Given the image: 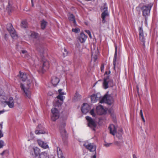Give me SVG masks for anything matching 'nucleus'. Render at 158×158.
I'll return each instance as SVG.
<instances>
[{"instance_id": "obj_40", "label": "nucleus", "mask_w": 158, "mask_h": 158, "mask_svg": "<svg viewBox=\"0 0 158 158\" xmlns=\"http://www.w3.org/2000/svg\"><path fill=\"white\" fill-rule=\"evenodd\" d=\"M68 52L67 51L66 49L65 48H64V51H63V55L64 56H65L68 54Z\"/></svg>"}, {"instance_id": "obj_18", "label": "nucleus", "mask_w": 158, "mask_h": 158, "mask_svg": "<svg viewBox=\"0 0 158 158\" xmlns=\"http://www.w3.org/2000/svg\"><path fill=\"white\" fill-rule=\"evenodd\" d=\"M37 141L39 145L44 149L48 148V146L47 143L40 139H38Z\"/></svg>"}, {"instance_id": "obj_56", "label": "nucleus", "mask_w": 158, "mask_h": 158, "mask_svg": "<svg viewBox=\"0 0 158 158\" xmlns=\"http://www.w3.org/2000/svg\"><path fill=\"white\" fill-rule=\"evenodd\" d=\"M31 1L32 6H34L33 0H31Z\"/></svg>"}, {"instance_id": "obj_47", "label": "nucleus", "mask_w": 158, "mask_h": 158, "mask_svg": "<svg viewBox=\"0 0 158 158\" xmlns=\"http://www.w3.org/2000/svg\"><path fill=\"white\" fill-rule=\"evenodd\" d=\"M94 155L92 157V158H96V152H94Z\"/></svg>"}, {"instance_id": "obj_50", "label": "nucleus", "mask_w": 158, "mask_h": 158, "mask_svg": "<svg viewBox=\"0 0 158 158\" xmlns=\"http://www.w3.org/2000/svg\"><path fill=\"white\" fill-rule=\"evenodd\" d=\"M104 69V65H102L101 67V71H102Z\"/></svg>"}, {"instance_id": "obj_45", "label": "nucleus", "mask_w": 158, "mask_h": 158, "mask_svg": "<svg viewBox=\"0 0 158 158\" xmlns=\"http://www.w3.org/2000/svg\"><path fill=\"white\" fill-rule=\"evenodd\" d=\"M117 132H119V133H121L122 134H123V130L122 128H119Z\"/></svg>"}, {"instance_id": "obj_42", "label": "nucleus", "mask_w": 158, "mask_h": 158, "mask_svg": "<svg viewBox=\"0 0 158 158\" xmlns=\"http://www.w3.org/2000/svg\"><path fill=\"white\" fill-rule=\"evenodd\" d=\"M90 114L93 117H95V114L94 112V110L93 109H92L90 111Z\"/></svg>"}, {"instance_id": "obj_37", "label": "nucleus", "mask_w": 158, "mask_h": 158, "mask_svg": "<svg viewBox=\"0 0 158 158\" xmlns=\"http://www.w3.org/2000/svg\"><path fill=\"white\" fill-rule=\"evenodd\" d=\"M62 94H59L57 97V98L58 99L60 100L61 101L63 100V96Z\"/></svg>"}, {"instance_id": "obj_19", "label": "nucleus", "mask_w": 158, "mask_h": 158, "mask_svg": "<svg viewBox=\"0 0 158 158\" xmlns=\"http://www.w3.org/2000/svg\"><path fill=\"white\" fill-rule=\"evenodd\" d=\"M139 33L140 40L142 42H144L145 41V38L144 36L143 31L141 27H139Z\"/></svg>"}, {"instance_id": "obj_22", "label": "nucleus", "mask_w": 158, "mask_h": 158, "mask_svg": "<svg viewBox=\"0 0 158 158\" xmlns=\"http://www.w3.org/2000/svg\"><path fill=\"white\" fill-rule=\"evenodd\" d=\"M87 38V36L84 33H81L79 36V40L81 43H83L85 41Z\"/></svg>"}, {"instance_id": "obj_9", "label": "nucleus", "mask_w": 158, "mask_h": 158, "mask_svg": "<svg viewBox=\"0 0 158 158\" xmlns=\"http://www.w3.org/2000/svg\"><path fill=\"white\" fill-rule=\"evenodd\" d=\"M114 143L117 147V149L120 153H122L124 152L125 148L123 147L124 141L123 140H122L121 141H114Z\"/></svg>"}, {"instance_id": "obj_14", "label": "nucleus", "mask_w": 158, "mask_h": 158, "mask_svg": "<svg viewBox=\"0 0 158 158\" xmlns=\"http://www.w3.org/2000/svg\"><path fill=\"white\" fill-rule=\"evenodd\" d=\"M40 150L37 147H34L30 151V154L33 158L37 157L40 154Z\"/></svg>"}, {"instance_id": "obj_26", "label": "nucleus", "mask_w": 158, "mask_h": 158, "mask_svg": "<svg viewBox=\"0 0 158 158\" xmlns=\"http://www.w3.org/2000/svg\"><path fill=\"white\" fill-rule=\"evenodd\" d=\"M109 14L108 11H103L101 15V17L102 19V22L105 23V18L106 17L108 16Z\"/></svg>"}, {"instance_id": "obj_44", "label": "nucleus", "mask_w": 158, "mask_h": 158, "mask_svg": "<svg viewBox=\"0 0 158 158\" xmlns=\"http://www.w3.org/2000/svg\"><path fill=\"white\" fill-rule=\"evenodd\" d=\"M111 144L112 143H106L104 144V146L106 147H108L110 146Z\"/></svg>"}, {"instance_id": "obj_10", "label": "nucleus", "mask_w": 158, "mask_h": 158, "mask_svg": "<svg viewBox=\"0 0 158 158\" xmlns=\"http://www.w3.org/2000/svg\"><path fill=\"white\" fill-rule=\"evenodd\" d=\"M113 102L112 98L107 94H105L104 96L101 98L100 102L101 103H106L109 105H111Z\"/></svg>"}, {"instance_id": "obj_24", "label": "nucleus", "mask_w": 158, "mask_h": 158, "mask_svg": "<svg viewBox=\"0 0 158 158\" xmlns=\"http://www.w3.org/2000/svg\"><path fill=\"white\" fill-rule=\"evenodd\" d=\"M117 46L115 45V52L114 55V56L113 59V64L114 65V69H115V66L116 64V62L117 60Z\"/></svg>"}, {"instance_id": "obj_31", "label": "nucleus", "mask_w": 158, "mask_h": 158, "mask_svg": "<svg viewBox=\"0 0 158 158\" xmlns=\"http://www.w3.org/2000/svg\"><path fill=\"white\" fill-rule=\"evenodd\" d=\"M31 37L34 39H37L38 37V33L35 32H31Z\"/></svg>"}, {"instance_id": "obj_3", "label": "nucleus", "mask_w": 158, "mask_h": 158, "mask_svg": "<svg viewBox=\"0 0 158 158\" xmlns=\"http://www.w3.org/2000/svg\"><path fill=\"white\" fill-rule=\"evenodd\" d=\"M83 145L90 152H96L97 146L94 143H91L88 141H86L83 142Z\"/></svg>"}, {"instance_id": "obj_63", "label": "nucleus", "mask_w": 158, "mask_h": 158, "mask_svg": "<svg viewBox=\"0 0 158 158\" xmlns=\"http://www.w3.org/2000/svg\"><path fill=\"white\" fill-rule=\"evenodd\" d=\"M110 73V71H109V73Z\"/></svg>"}, {"instance_id": "obj_59", "label": "nucleus", "mask_w": 158, "mask_h": 158, "mask_svg": "<svg viewBox=\"0 0 158 158\" xmlns=\"http://www.w3.org/2000/svg\"><path fill=\"white\" fill-rule=\"evenodd\" d=\"M89 35V36L90 37V38H92V35H91V33H90V34Z\"/></svg>"}, {"instance_id": "obj_58", "label": "nucleus", "mask_w": 158, "mask_h": 158, "mask_svg": "<svg viewBox=\"0 0 158 158\" xmlns=\"http://www.w3.org/2000/svg\"><path fill=\"white\" fill-rule=\"evenodd\" d=\"M133 158H137L135 154H133Z\"/></svg>"}, {"instance_id": "obj_13", "label": "nucleus", "mask_w": 158, "mask_h": 158, "mask_svg": "<svg viewBox=\"0 0 158 158\" xmlns=\"http://www.w3.org/2000/svg\"><path fill=\"white\" fill-rule=\"evenodd\" d=\"M47 132L46 130L41 124L38 125L36 127V130L35 131V133L36 135L44 134L46 133Z\"/></svg>"}, {"instance_id": "obj_12", "label": "nucleus", "mask_w": 158, "mask_h": 158, "mask_svg": "<svg viewBox=\"0 0 158 158\" xmlns=\"http://www.w3.org/2000/svg\"><path fill=\"white\" fill-rule=\"evenodd\" d=\"M85 118L88 122V126L93 131H95L96 124L94 121L88 116H86Z\"/></svg>"}, {"instance_id": "obj_5", "label": "nucleus", "mask_w": 158, "mask_h": 158, "mask_svg": "<svg viewBox=\"0 0 158 158\" xmlns=\"http://www.w3.org/2000/svg\"><path fill=\"white\" fill-rule=\"evenodd\" d=\"M65 125L66 123L65 121H63L61 123L59 126L60 133L63 140H64L65 139L66 140L67 137V135L65 129Z\"/></svg>"}, {"instance_id": "obj_51", "label": "nucleus", "mask_w": 158, "mask_h": 158, "mask_svg": "<svg viewBox=\"0 0 158 158\" xmlns=\"http://www.w3.org/2000/svg\"><path fill=\"white\" fill-rule=\"evenodd\" d=\"M85 32H86V33H87L88 35L89 34H90V33H91L90 31L88 30H85Z\"/></svg>"}, {"instance_id": "obj_1", "label": "nucleus", "mask_w": 158, "mask_h": 158, "mask_svg": "<svg viewBox=\"0 0 158 158\" xmlns=\"http://www.w3.org/2000/svg\"><path fill=\"white\" fill-rule=\"evenodd\" d=\"M19 77L20 81L24 82V83H21L20 87L23 95L27 99L31 98V92L30 88L32 87L34 85V81H35L32 77L27 78V76L26 74L23 72H19Z\"/></svg>"}, {"instance_id": "obj_60", "label": "nucleus", "mask_w": 158, "mask_h": 158, "mask_svg": "<svg viewBox=\"0 0 158 158\" xmlns=\"http://www.w3.org/2000/svg\"><path fill=\"white\" fill-rule=\"evenodd\" d=\"M141 118L142 119L143 121L144 122H145V120L144 118V117Z\"/></svg>"}, {"instance_id": "obj_32", "label": "nucleus", "mask_w": 158, "mask_h": 158, "mask_svg": "<svg viewBox=\"0 0 158 158\" xmlns=\"http://www.w3.org/2000/svg\"><path fill=\"white\" fill-rule=\"evenodd\" d=\"M47 22L44 20H43L41 22V26L42 29H44L47 24Z\"/></svg>"}, {"instance_id": "obj_2", "label": "nucleus", "mask_w": 158, "mask_h": 158, "mask_svg": "<svg viewBox=\"0 0 158 158\" xmlns=\"http://www.w3.org/2000/svg\"><path fill=\"white\" fill-rule=\"evenodd\" d=\"M0 101L2 103H5L8 107L12 108L15 106L14 100L12 97H10L7 99L5 95V93L3 90L0 88Z\"/></svg>"}, {"instance_id": "obj_46", "label": "nucleus", "mask_w": 158, "mask_h": 158, "mask_svg": "<svg viewBox=\"0 0 158 158\" xmlns=\"http://www.w3.org/2000/svg\"><path fill=\"white\" fill-rule=\"evenodd\" d=\"M62 89H59L58 90V92L59 93V94H62L64 95V92H62Z\"/></svg>"}, {"instance_id": "obj_35", "label": "nucleus", "mask_w": 158, "mask_h": 158, "mask_svg": "<svg viewBox=\"0 0 158 158\" xmlns=\"http://www.w3.org/2000/svg\"><path fill=\"white\" fill-rule=\"evenodd\" d=\"M54 106L55 107H59L61 105V103L59 102L58 100L55 101L53 103Z\"/></svg>"}, {"instance_id": "obj_29", "label": "nucleus", "mask_w": 158, "mask_h": 158, "mask_svg": "<svg viewBox=\"0 0 158 158\" xmlns=\"http://www.w3.org/2000/svg\"><path fill=\"white\" fill-rule=\"evenodd\" d=\"M7 29L9 32L12 31V30H14V29L13 28L12 25L10 23H9L7 24Z\"/></svg>"}, {"instance_id": "obj_4", "label": "nucleus", "mask_w": 158, "mask_h": 158, "mask_svg": "<svg viewBox=\"0 0 158 158\" xmlns=\"http://www.w3.org/2000/svg\"><path fill=\"white\" fill-rule=\"evenodd\" d=\"M109 128L110 131V133L111 134L113 135H114L116 133V136L117 137L118 139L123 140L122 135L123 134L119 133V132L116 133V128L114 125L111 124L110 125Z\"/></svg>"}, {"instance_id": "obj_20", "label": "nucleus", "mask_w": 158, "mask_h": 158, "mask_svg": "<svg viewBox=\"0 0 158 158\" xmlns=\"http://www.w3.org/2000/svg\"><path fill=\"white\" fill-rule=\"evenodd\" d=\"M59 79L56 76H53L52 78L51 82L54 86L56 85L59 82Z\"/></svg>"}, {"instance_id": "obj_21", "label": "nucleus", "mask_w": 158, "mask_h": 158, "mask_svg": "<svg viewBox=\"0 0 158 158\" xmlns=\"http://www.w3.org/2000/svg\"><path fill=\"white\" fill-rule=\"evenodd\" d=\"M68 17L70 22L73 23L74 24H76L75 16L72 14L69 13L68 15Z\"/></svg>"}, {"instance_id": "obj_8", "label": "nucleus", "mask_w": 158, "mask_h": 158, "mask_svg": "<svg viewBox=\"0 0 158 158\" xmlns=\"http://www.w3.org/2000/svg\"><path fill=\"white\" fill-rule=\"evenodd\" d=\"M113 85V81L109 78V76H107L104 78L103 83V86L104 89H106L109 86L112 87Z\"/></svg>"}, {"instance_id": "obj_64", "label": "nucleus", "mask_w": 158, "mask_h": 158, "mask_svg": "<svg viewBox=\"0 0 158 158\" xmlns=\"http://www.w3.org/2000/svg\"><path fill=\"white\" fill-rule=\"evenodd\" d=\"M93 56V54H92V56Z\"/></svg>"}, {"instance_id": "obj_49", "label": "nucleus", "mask_w": 158, "mask_h": 158, "mask_svg": "<svg viewBox=\"0 0 158 158\" xmlns=\"http://www.w3.org/2000/svg\"><path fill=\"white\" fill-rule=\"evenodd\" d=\"M140 114L141 118L143 117L142 110H140Z\"/></svg>"}, {"instance_id": "obj_7", "label": "nucleus", "mask_w": 158, "mask_h": 158, "mask_svg": "<svg viewBox=\"0 0 158 158\" xmlns=\"http://www.w3.org/2000/svg\"><path fill=\"white\" fill-rule=\"evenodd\" d=\"M49 67V63L47 60L43 63L42 65L40 66H37L38 72L40 73H43L46 70L48 69Z\"/></svg>"}, {"instance_id": "obj_38", "label": "nucleus", "mask_w": 158, "mask_h": 158, "mask_svg": "<svg viewBox=\"0 0 158 158\" xmlns=\"http://www.w3.org/2000/svg\"><path fill=\"white\" fill-rule=\"evenodd\" d=\"M4 145V142L2 140H0V149L3 148Z\"/></svg>"}, {"instance_id": "obj_52", "label": "nucleus", "mask_w": 158, "mask_h": 158, "mask_svg": "<svg viewBox=\"0 0 158 158\" xmlns=\"http://www.w3.org/2000/svg\"><path fill=\"white\" fill-rule=\"evenodd\" d=\"M93 58L94 59V61H95L97 58V56L96 55H95L94 56Z\"/></svg>"}, {"instance_id": "obj_36", "label": "nucleus", "mask_w": 158, "mask_h": 158, "mask_svg": "<svg viewBox=\"0 0 158 158\" xmlns=\"http://www.w3.org/2000/svg\"><path fill=\"white\" fill-rule=\"evenodd\" d=\"M101 10H103L104 11H108L107 6L106 3H105L104 6L102 7Z\"/></svg>"}, {"instance_id": "obj_57", "label": "nucleus", "mask_w": 158, "mask_h": 158, "mask_svg": "<svg viewBox=\"0 0 158 158\" xmlns=\"http://www.w3.org/2000/svg\"><path fill=\"white\" fill-rule=\"evenodd\" d=\"M52 94V93L51 92H49L48 93V94L49 95H51Z\"/></svg>"}, {"instance_id": "obj_17", "label": "nucleus", "mask_w": 158, "mask_h": 158, "mask_svg": "<svg viewBox=\"0 0 158 158\" xmlns=\"http://www.w3.org/2000/svg\"><path fill=\"white\" fill-rule=\"evenodd\" d=\"M96 111L97 114L99 115H102L106 113V110L104 108L103 106L101 105L97 106Z\"/></svg>"}, {"instance_id": "obj_30", "label": "nucleus", "mask_w": 158, "mask_h": 158, "mask_svg": "<svg viewBox=\"0 0 158 158\" xmlns=\"http://www.w3.org/2000/svg\"><path fill=\"white\" fill-rule=\"evenodd\" d=\"M21 27L22 28H26L27 27V22L25 20H23L21 23Z\"/></svg>"}, {"instance_id": "obj_28", "label": "nucleus", "mask_w": 158, "mask_h": 158, "mask_svg": "<svg viewBox=\"0 0 158 158\" xmlns=\"http://www.w3.org/2000/svg\"><path fill=\"white\" fill-rule=\"evenodd\" d=\"M10 34L12 37L14 39H16L18 38V35L16 33L15 30H14L10 32Z\"/></svg>"}, {"instance_id": "obj_25", "label": "nucleus", "mask_w": 158, "mask_h": 158, "mask_svg": "<svg viewBox=\"0 0 158 158\" xmlns=\"http://www.w3.org/2000/svg\"><path fill=\"white\" fill-rule=\"evenodd\" d=\"M21 54L23 57L27 59L29 58L30 56L27 51L25 50H21Z\"/></svg>"}, {"instance_id": "obj_61", "label": "nucleus", "mask_w": 158, "mask_h": 158, "mask_svg": "<svg viewBox=\"0 0 158 158\" xmlns=\"http://www.w3.org/2000/svg\"><path fill=\"white\" fill-rule=\"evenodd\" d=\"M137 92L138 93L139 92V88L138 86H137Z\"/></svg>"}, {"instance_id": "obj_27", "label": "nucleus", "mask_w": 158, "mask_h": 158, "mask_svg": "<svg viewBox=\"0 0 158 158\" xmlns=\"http://www.w3.org/2000/svg\"><path fill=\"white\" fill-rule=\"evenodd\" d=\"M39 158H49V157L47 152H43L39 154Z\"/></svg>"}, {"instance_id": "obj_48", "label": "nucleus", "mask_w": 158, "mask_h": 158, "mask_svg": "<svg viewBox=\"0 0 158 158\" xmlns=\"http://www.w3.org/2000/svg\"><path fill=\"white\" fill-rule=\"evenodd\" d=\"M3 136V134L2 131V130H0V139Z\"/></svg>"}, {"instance_id": "obj_62", "label": "nucleus", "mask_w": 158, "mask_h": 158, "mask_svg": "<svg viewBox=\"0 0 158 158\" xmlns=\"http://www.w3.org/2000/svg\"><path fill=\"white\" fill-rule=\"evenodd\" d=\"M105 73L107 74V72H106V73Z\"/></svg>"}, {"instance_id": "obj_39", "label": "nucleus", "mask_w": 158, "mask_h": 158, "mask_svg": "<svg viewBox=\"0 0 158 158\" xmlns=\"http://www.w3.org/2000/svg\"><path fill=\"white\" fill-rule=\"evenodd\" d=\"M75 97L78 100L81 98V96L78 93H77L75 94Z\"/></svg>"}, {"instance_id": "obj_6", "label": "nucleus", "mask_w": 158, "mask_h": 158, "mask_svg": "<svg viewBox=\"0 0 158 158\" xmlns=\"http://www.w3.org/2000/svg\"><path fill=\"white\" fill-rule=\"evenodd\" d=\"M152 6V4L150 3L146 5L143 6L141 7V9L142 10L143 15L144 16L146 17L149 15Z\"/></svg>"}, {"instance_id": "obj_23", "label": "nucleus", "mask_w": 158, "mask_h": 158, "mask_svg": "<svg viewBox=\"0 0 158 158\" xmlns=\"http://www.w3.org/2000/svg\"><path fill=\"white\" fill-rule=\"evenodd\" d=\"M57 154L58 158H65L63 155V153L60 148L58 147H57Z\"/></svg>"}, {"instance_id": "obj_15", "label": "nucleus", "mask_w": 158, "mask_h": 158, "mask_svg": "<svg viewBox=\"0 0 158 158\" xmlns=\"http://www.w3.org/2000/svg\"><path fill=\"white\" fill-rule=\"evenodd\" d=\"M101 98L100 93H97L96 94H93L91 97V102L93 103H95L99 99L100 100Z\"/></svg>"}, {"instance_id": "obj_54", "label": "nucleus", "mask_w": 158, "mask_h": 158, "mask_svg": "<svg viewBox=\"0 0 158 158\" xmlns=\"http://www.w3.org/2000/svg\"><path fill=\"white\" fill-rule=\"evenodd\" d=\"M67 39L68 40V41H71L72 40V39L70 37H68L67 38Z\"/></svg>"}, {"instance_id": "obj_34", "label": "nucleus", "mask_w": 158, "mask_h": 158, "mask_svg": "<svg viewBox=\"0 0 158 158\" xmlns=\"http://www.w3.org/2000/svg\"><path fill=\"white\" fill-rule=\"evenodd\" d=\"M6 10L9 12H11L12 10V5L10 4V2H9L8 3V5H7Z\"/></svg>"}, {"instance_id": "obj_41", "label": "nucleus", "mask_w": 158, "mask_h": 158, "mask_svg": "<svg viewBox=\"0 0 158 158\" xmlns=\"http://www.w3.org/2000/svg\"><path fill=\"white\" fill-rule=\"evenodd\" d=\"M72 31L75 33H77L80 31V29L77 28H73L72 29Z\"/></svg>"}, {"instance_id": "obj_16", "label": "nucleus", "mask_w": 158, "mask_h": 158, "mask_svg": "<svg viewBox=\"0 0 158 158\" xmlns=\"http://www.w3.org/2000/svg\"><path fill=\"white\" fill-rule=\"evenodd\" d=\"M90 109V106L87 103H84L81 107V110L82 112L86 114L88 112Z\"/></svg>"}, {"instance_id": "obj_53", "label": "nucleus", "mask_w": 158, "mask_h": 158, "mask_svg": "<svg viewBox=\"0 0 158 158\" xmlns=\"http://www.w3.org/2000/svg\"><path fill=\"white\" fill-rule=\"evenodd\" d=\"M2 124H3V122H2L1 123H0V128L1 130L2 128Z\"/></svg>"}, {"instance_id": "obj_11", "label": "nucleus", "mask_w": 158, "mask_h": 158, "mask_svg": "<svg viewBox=\"0 0 158 158\" xmlns=\"http://www.w3.org/2000/svg\"><path fill=\"white\" fill-rule=\"evenodd\" d=\"M52 115L51 119L53 121H55L59 117V111L56 107L51 109Z\"/></svg>"}, {"instance_id": "obj_43", "label": "nucleus", "mask_w": 158, "mask_h": 158, "mask_svg": "<svg viewBox=\"0 0 158 158\" xmlns=\"http://www.w3.org/2000/svg\"><path fill=\"white\" fill-rule=\"evenodd\" d=\"M30 136H31V139H28V141H30L31 140V139H33L34 138V135H33V134L31 132L30 133Z\"/></svg>"}, {"instance_id": "obj_33", "label": "nucleus", "mask_w": 158, "mask_h": 158, "mask_svg": "<svg viewBox=\"0 0 158 158\" xmlns=\"http://www.w3.org/2000/svg\"><path fill=\"white\" fill-rule=\"evenodd\" d=\"M9 154V151L7 150H4L2 153L0 154V155L2 156H7Z\"/></svg>"}, {"instance_id": "obj_55", "label": "nucleus", "mask_w": 158, "mask_h": 158, "mask_svg": "<svg viewBox=\"0 0 158 158\" xmlns=\"http://www.w3.org/2000/svg\"><path fill=\"white\" fill-rule=\"evenodd\" d=\"M5 111L4 110H2L0 111V114H2Z\"/></svg>"}]
</instances>
